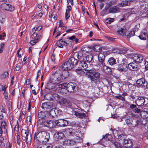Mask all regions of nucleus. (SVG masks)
I'll use <instances>...</instances> for the list:
<instances>
[{
	"instance_id": "obj_1",
	"label": "nucleus",
	"mask_w": 148,
	"mask_h": 148,
	"mask_svg": "<svg viewBox=\"0 0 148 148\" xmlns=\"http://www.w3.org/2000/svg\"><path fill=\"white\" fill-rule=\"evenodd\" d=\"M49 134L45 131L39 132L35 134L34 140H36L39 142L45 144L49 140Z\"/></svg>"
},
{
	"instance_id": "obj_2",
	"label": "nucleus",
	"mask_w": 148,
	"mask_h": 148,
	"mask_svg": "<svg viewBox=\"0 0 148 148\" xmlns=\"http://www.w3.org/2000/svg\"><path fill=\"white\" fill-rule=\"evenodd\" d=\"M86 76L92 81L95 82L100 77V73L92 70H86Z\"/></svg>"
},
{
	"instance_id": "obj_3",
	"label": "nucleus",
	"mask_w": 148,
	"mask_h": 148,
	"mask_svg": "<svg viewBox=\"0 0 148 148\" xmlns=\"http://www.w3.org/2000/svg\"><path fill=\"white\" fill-rule=\"evenodd\" d=\"M51 81L53 83L58 84H60L62 80L60 77V74L56 71L51 76Z\"/></svg>"
},
{
	"instance_id": "obj_4",
	"label": "nucleus",
	"mask_w": 148,
	"mask_h": 148,
	"mask_svg": "<svg viewBox=\"0 0 148 148\" xmlns=\"http://www.w3.org/2000/svg\"><path fill=\"white\" fill-rule=\"evenodd\" d=\"M21 135L23 137L26 138V142L27 145H30L31 144V136L29 134L27 130H22L21 132Z\"/></svg>"
},
{
	"instance_id": "obj_5",
	"label": "nucleus",
	"mask_w": 148,
	"mask_h": 148,
	"mask_svg": "<svg viewBox=\"0 0 148 148\" xmlns=\"http://www.w3.org/2000/svg\"><path fill=\"white\" fill-rule=\"evenodd\" d=\"M43 123L45 126L51 129L55 128L56 126V121H45L43 122Z\"/></svg>"
},
{
	"instance_id": "obj_6",
	"label": "nucleus",
	"mask_w": 148,
	"mask_h": 148,
	"mask_svg": "<svg viewBox=\"0 0 148 148\" xmlns=\"http://www.w3.org/2000/svg\"><path fill=\"white\" fill-rule=\"evenodd\" d=\"M77 89L76 84L74 83L70 82L67 84L66 89L70 92H73Z\"/></svg>"
},
{
	"instance_id": "obj_7",
	"label": "nucleus",
	"mask_w": 148,
	"mask_h": 148,
	"mask_svg": "<svg viewBox=\"0 0 148 148\" xmlns=\"http://www.w3.org/2000/svg\"><path fill=\"white\" fill-rule=\"evenodd\" d=\"M56 125L60 127H65L68 125V121L64 119H61L56 121Z\"/></svg>"
},
{
	"instance_id": "obj_8",
	"label": "nucleus",
	"mask_w": 148,
	"mask_h": 148,
	"mask_svg": "<svg viewBox=\"0 0 148 148\" xmlns=\"http://www.w3.org/2000/svg\"><path fill=\"white\" fill-rule=\"evenodd\" d=\"M132 58L136 63H141L143 60V56L141 55H135L132 56Z\"/></svg>"
},
{
	"instance_id": "obj_9",
	"label": "nucleus",
	"mask_w": 148,
	"mask_h": 148,
	"mask_svg": "<svg viewBox=\"0 0 148 148\" xmlns=\"http://www.w3.org/2000/svg\"><path fill=\"white\" fill-rule=\"evenodd\" d=\"M123 144L124 147L126 148H131L133 146L132 141L130 139L124 140Z\"/></svg>"
},
{
	"instance_id": "obj_10",
	"label": "nucleus",
	"mask_w": 148,
	"mask_h": 148,
	"mask_svg": "<svg viewBox=\"0 0 148 148\" xmlns=\"http://www.w3.org/2000/svg\"><path fill=\"white\" fill-rule=\"evenodd\" d=\"M60 103L63 105L64 106L69 108H71L72 106V103L67 100L66 99L62 98L60 101Z\"/></svg>"
},
{
	"instance_id": "obj_11",
	"label": "nucleus",
	"mask_w": 148,
	"mask_h": 148,
	"mask_svg": "<svg viewBox=\"0 0 148 148\" xmlns=\"http://www.w3.org/2000/svg\"><path fill=\"white\" fill-rule=\"evenodd\" d=\"M54 83L50 82L47 84V90H48L49 91L53 93L55 92L57 90L56 88L55 87Z\"/></svg>"
},
{
	"instance_id": "obj_12",
	"label": "nucleus",
	"mask_w": 148,
	"mask_h": 148,
	"mask_svg": "<svg viewBox=\"0 0 148 148\" xmlns=\"http://www.w3.org/2000/svg\"><path fill=\"white\" fill-rule=\"evenodd\" d=\"M67 70L64 71L62 72L59 70H57L58 72L60 74V77L62 80L66 79L69 76V73Z\"/></svg>"
},
{
	"instance_id": "obj_13",
	"label": "nucleus",
	"mask_w": 148,
	"mask_h": 148,
	"mask_svg": "<svg viewBox=\"0 0 148 148\" xmlns=\"http://www.w3.org/2000/svg\"><path fill=\"white\" fill-rule=\"evenodd\" d=\"M73 66L70 62L68 60L67 62L64 63L62 65V68L63 69L65 70H70L71 69Z\"/></svg>"
},
{
	"instance_id": "obj_14",
	"label": "nucleus",
	"mask_w": 148,
	"mask_h": 148,
	"mask_svg": "<svg viewBox=\"0 0 148 148\" xmlns=\"http://www.w3.org/2000/svg\"><path fill=\"white\" fill-rule=\"evenodd\" d=\"M117 69L119 71L122 72H126L127 70V64L125 63L119 64Z\"/></svg>"
},
{
	"instance_id": "obj_15",
	"label": "nucleus",
	"mask_w": 148,
	"mask_h": 148,
	"mask_svg": "<svg viewBox=\"0 0 148 148\" xmlns=\"http://www.w3.org/2000/svg\"><path fill=\"white\" fill-rule=\"evenodd\" d=\"M99 66L101 69L103 68L104 71L107 74H109L111 72V69H110L105 65L104 63H103L99 65Z\"/></svg>"
},
{
	"instance_id": "obj_16",
	"label": "nucleus",
	"mask_w": 148,
	"mask_h": 148,
	"mask_svg": "<svg viewBox=\"0 0 148 148\" xmlns=\"http://www.w3.org/2000/svg\"><path fill=\"white\" fill-rule=\"evenodd\" d=\"M128 66L130 70L135 71L136 70L137 68V63L134 61V62L129 64Z\"/></svg>"
},
{
	"instance_id": "obj_17",
	"label": "nucleus",
	"mask_w": 148,
	"mask_h": 148,
	"mask_svg": "<svg viewBox=\"0 0 148 148\" xmlns=\"http://www.w3.org/2000/svg\"><path fill=\"white\" fill-rule=\"evenodd\" d=\"M145 102L144 98L142 97H139L136 101V103L137 106H141L144 105Z\"/></svg>"
},
{
	"instance_id": "obj_18",
	"label": "nucleus",
	"mask_w": 148,
	"mask_h": 148,
	"mask_svg": "<svg viewBox=\"0 0 148 148\" xmlns=\"http://www.w3.org/2000/svg\"><path fill=\"white\" fill-rule=\"evenodd\" d=\"M127 51V49L123 47L120 50L118 49H116L113 51V52H116L120 54H124Z\"/></svg>"
},
{
	"instance_id": "obj_19",
	"label": "nucleus",
	"mask_w": 148,
	"mask_h": 148,
	"mask_svg": "<svg viewBox=\"0 0 148 148\" xmlns=\"http://www.w3.org/2000/svg\"><path fill=\"white\" fill-rule=\"evenodd\" d=\"M98 60L99 62V65L104 63L103 62L105 60V56L103 53H100L98 56Z\"/></svg>"
},
{
	"instance_id": "obj_20",
	"label": "nucleus",
	"mask_w": 148,
	"mask_h": 148,
	"mask_svg": "<svg viewBox=\"0 0 148 148\" xmlns=\"http://www.w3.org/2000/svg\"><path fill=\"white\" fill-rule=\"evenodd\" d=\"M52 104L49 102L44 103L42 104V108L44 110L51 109L52 107Z\"/></svg>"
},
{
	"instance_id": "obj_21",
	"label": "nucleus",
	"mask_w": 148,
	"mask_h": 148,
	"mask_svg": "<svg viewBox=\"0 0 148 148\" xmlns=\"http://www.w3.org/2000/svg\"><path fill=\"white\" fill-rule=\"evenodd\" d=\"M120 10L117 7L113 6L110 8L109 10V12L110 13H116L119 12Z\"/></svg>"
},
{
	"instance_id": "obj_22",
	"label": "nucleus",
	"mask_w": 148,
	"mask_h": 148,
	"mask_svg": "<svg viewBox=\"0 0 148 148\" xmlns=\"http://www.w3.org/2000/svg\"><path fill=\"white\" fill-rule=\"evenodd\" d=\"M145 80L143 78H141L137 80L136 83L138 86L140 87H143L145 83Z\"/></svg>"
},
{
	"instance_id": "obj_23",
	"label": "nucleus",
	"mask_w": 148,
	"mask_h": 148,
	"mask_svg": "<svg viewBox=\"0 0 148 148\" xmlns=\"http://www.w3.org/2000/svg\"><path fill=\"white\" fill-rule=\"evenodd\" d=\"M42 37L40 35H38L36 38L33 39L30 42V44L32 45H35L41 38Z\"/></svg>"
},
{
	"instance_id": "obj_24",
	"label": "nucleus",
	"mask_w": 148,
	"mask_h": 148,
	"mask_svg": "<svg viewBox=\"0 0 148 148\" xmlns=\"http://www.w3.org/2000/svg\"><path fill=\"white\" fill-rule=\"evenodd\" d=\"M69 62L73 66H74L76 65L78 62V60L75 59L74 57H72L70 58L68 60Z\"/></svg>"
},
{
	"instance_id": "obj_25",
	"label": "nucleus",
	"mask_w": 148,
	"mask_h": 148,
	"mask_svg": "<svg viewBox=\"0 0 148 148\" xmlns=\"http://www.w3.org/2000/svg\"><path fill=\"white\" fill-rule=\"evenodd\" d=\"M54 137L57 139H61L64 137V134L61 132H58L54 135Z\"/></svg>"
},
{
	"instance_id": "obj_26",
	"label": "nucleus",
	"mask_w": 148,
	"mask_h": 148,
	"mask_svg": "<svg viewBox=\"0 0 148 148\" xmlns=\"http://www.w3.org/2000/svg\"><path fill=\"white\" fill-rule=\"evenodd\" d=\"M48 114L47 111H41L39 112L38 114V116L39 118L41 119H44Z\"/></svg>"
},
{
	"instance_id": "obj_27",
	"label": "nucleus",
	"mask_w": 148,
	"mask_h": 148,
	"mask_svg": "<svg viewBox=\"0 0 148 148\" xmlns=\"http://www.w3.org/2000/svg\"><path fill=\"white\" fill-rule=\"evenodd\" d=\"M65 44L66 45L67 44L65 41H63L62 40L58 41L56 43V45L59 47L62 48L63 45Z\"/></svg>"
},
{
	"instance_id": "obj_28",
	"label": "nucleus",
	"mask_w": 148,
	"mask_h": 148,
	"mask_svg": "<svg viewBox=\"0 0 148 148\" xmlns=\"http://www.w3.org/2000/svg\"><path fill=\"white\" fill-rule=\"evenodd\" d=\"M6 127V126L5 122H1L0 125V136H1L2 134V128L4 129H5Z\"/></svg>"
},
{
	"instance_id": "obj_29",
	"label": "nucleus",
	"mask_w": 148,
	"mask_h": 148,
	"mask_svg": "<svg viewBox=\"0 0 148 148\" xmlns=\"http://www.w3.org/2000/svg\"><path fill=\"white\" fill-rule=\"evenodd\" d=\"M74 114L76 116L81 118L85 117L86 116L84 113H81L76 111H74Z\"/></svg>"
},
{
	"instance_id": "obj_30",
	"label": "nucleus",
	"mask_w": 148,
	"mask_h": 148,
	"mask_svg": "<svg viewBox=\"0 0 148 148\" xmlns=\"http://www.w3.org/2000/svg\"><path fill=\"white\" fill-rule=\"evenodd\" d=\"M79 67L81 69H85L87 67V64L84 61H80L79 64Z\"/></svg>"
},
{
	"instance_id": "obj_31",
	"label": "nucleus",
	"mask_w": 148,
	"mask_h": 148,
	"mask_svg": "<svg viewBox=\"0 0 148 148\" xmlns=\"http://www.w3.org/2000/svg\"><path fill=\"white\" fill-rule=\"evenodd\" d=\"M45 97L47 100H52L53 97V94L52 92H50L46 94L45 95Z\"/></svg>"
},
{
	"instance_id": "obj_32",
	"label": "nucleus",
	"mask_w": 148,
	"mask_h": 148,
	"mask_svg": "<svg viewBox=\"0 0 148 148\" xmlns=\"http://www.w3.org/2000/svg\"><path fill=\"white\" fill-rule=\"evenodd\" d=\"M108 62L111 65H112L116 63L115 59L112 57L110 58L108 60Z\"/></svg>"
},
{
	"instance_id": "obj_33",
	"label": "nucleus",
	"mask_w": 148,
	"mask_h": 148,
	"mask_svg": "<svg viewBox=\"0 0 148 148\" xmlns=\"http://www.w3.org/2000/svg\"><path fill=\"white\" fill-rule=\"evenodd\" d=\"M42 28V27L41 26H36L32 29V32H37L40 31Z\"/></svg>"
},
{
	"instance_id": "obj_34",
	"label": "nucleus",
	"mask_w": 148,
	"mask_h": 148,
	"mask_svg": "<svg viewBox=\"0 0 148 148\" xmlns=\"http://www.w3.org/2000/svg\"><path fill=\"white\" fill-rule=\"evenodd\" d=\"M117 32L119 34L123 36L126 35L125 30L124 29L121 28Z\"/></svg>"
},
{
	"instance_id": "obj_35",
	"label": "nucleus",
	"mask_w": 148,
	"mask_h": 148,
	"mask_svg": "<svg viewBox=\"0 0 148 148\" xmlns=\"http://www.w3.org/2000/svg\"><path fill=\"white\" fill-rule=\"evenodd\" d=\"M86 58V62L88 63H90L92 61L93 57L91 55H90L87 56Z\"/></svg>"
},
{
	"instance_id": "obj_36",
	"label": "nucleus",
	"mask_w": 148,
	"mask_h": 148,
	"mask_svg": "<svg viewBox=\"0 0 148 148\" xmlns=\"http://www.w3.org/2000/svg\"><path fill=\"white\" fill-rule=\"evenodd\" d=\"M67 84L66 83H63L58 85V88H59L64 89L66 88Z\"/></svg>"
},
{
	"instance_id": "obj_37",
	"label": "nucleus",
	"mask_w": 148,
	"mask_h": 148,
	"mask_svg": "<svg viewBox=\"0 0 148 148\" xmlns=\"http://www.w3.org/2000/svg\"><path fill=\"white\" fill-rule=\"evenodd\" d=\"M130 2H127L125 1H123L121 3H119V5L120 6H125L128 5H130Z\"/></svg>"
},
{
	"instance_id": "obj_38",
	"label": "nucleus",
	"mask_w": 148,
	"mask_h": 148,
	"mask_svg": "<svg viewBox=\"0 0 148 148\" xmlns=\"http://www.w3.org/2000/svg\"><path fill=\"white\" fill-rule=\"evenodd\" d=\"M139 38L142 40H145L147 38L146 34L144 32L141 34L139 36Z\"/></svg>"
},
{
	"instance_id": "obj_39",
	"label": "nucleus",
	"mask_w": 148,
	"mask_h": 148,
	"mask_svg": "<svg viewBox=\"0 0 148 148\" xmlns=\"http://www.w3.org/2000/svg\"><path fill=\"white\" fill-rule=\"evenodd\" d=\"M8 10H7V11L12 12L15 9V8L13 6L9 4H8Z\"/></svg>"
},
{
	"instance_id": "obj_40",
	"label": "nucleus",
	"mask_w": 148,
	"mask_h": 148,
	"mask_svg": "<svg viewBox=\"0 0 148 148\" xmlns=\"http://www.w3.org/2000/svg\"><path fill=\"white\" fill-rule=\"evenodd\" d=\"M55 113L56 115L58 116L60 115L62 113V112L61 111L59 108H54Z\"/></svg>"
},
{
	"instance_id": "obj_41",
	"label": "nucleus",
	"mask_w": 148,
	"mask_h": 148,
	"mask_svg": "<svg viewBox=\"0 0 148 148\" xmlns=\"http://www.w3.org/2000/svg\"><path fill=\"white\" fill-rule=\"evenodd\" d=\"M104 139L108 140H112V136L111 135L106 134L104 137Z\"/></svg>"
},
{
	"instance_id": "obj_42",
	"label": "nucleus",
	"mask_w": 148,
	"mask_h": 148,
	"mask_svg": "<svg viewBox=\"0 0 148 148\" xmlns=\"http://www.w3.org/2000/svg\"><path fill=\"white\" fill-rule=\"evenodd\" d=\"M125 137V136L123 134H121L118 136V139L119 140H124Z\"/></svg>"
},
{
	"instance_id": "obj_43",
	"label": "nucleus",
	"mask_w": 148,
	"mask_h": 148,
	"mask_svg": "<svg viewBox=\"0 0 148 148\" xmlns=\"http://www.w3.org/2000/svg\"><path fill=\"white\" fill-rule=\"evenodd\" d=\"M8 4L5 3L2 4L1 5V8L3 10H7L8 9Z\"/></svg>"
},
{
	"instance_id": "obj_44",
	"label": "nucleus",
	"mask_w": 148,
	"mask_h": 148,
	"mask_svg": "<svg viewBox=\"0 0 148 148\" xmlns=\"http://www.w3.org/2000/svg\"><path fill=\"white\" fill-rule=\"evenodd\" d=\"M68 39L71 40L75 42V43H76L78 42V40L77 38H76L74 36H73L71 37H69Z\"/></svg>"
},
{
	"instance_id": "obj_45",
	"label": "nucleus",
	"mask_w": 148,
	"mask_h": 148,
	"mask_svg": "<svg viewBox=\"0 0 148 148\" xmlns=\"http://www.w3.org/2000/svg\"><path fill=\"white\" fill-rule=\"evenodd\" d=\"M59 95L58 94L56 93L53 94L52 100H57L59 99Z\"/></svg>"
},
{
	"instance_id": "obj_46",
	"label": "nucleus",
	"mask_w": 148,
	"mask_h": 148,
	"mask_svg": "<svg viewBox=\"0 0 148 148\" xmlns=\"http://www.w3.org/2000/svg\"><path fill=\"white\" fill-rule=\"evenodd\" d=\"M76 56L77 58L80 60L82 58L83 54L82 52H79L77 53Z\"/></svg>"
},
{
	"instance_id": "obj_47",
	"label": "nucleus",
	"mask_w": 148,
	"mask_h": 148,
	"mask_svg": "<svg viewBox=\"0 0 148 148\" xmlns=\"http://www.w3.org/2000/svg\"><path fill=\"white\" fill-rule=\"evenodd\" d=\"M49 114L52 117L56 115V113L54 108L52 109L49 112Z\"/></svg>"
},
{
	"instance_id": "obj_48",
	"label": "nucleus",
	"mask_w": 148,
	"mask_h": 148,
	"mask_svg": "<svg viewBox=\"0 0 148 148\" xmlns=\"http://www.w3.org/2000/svg\"><path fill=\"white\" fill-rule=\"evenodd\" d=\"M114 20L113 18H107L106 20V22L108 24H110L111 23L113 22Z\"/></svg>"
},
{
	"instance_id": "obj_49",
	"label": "nucleus",
	"mask_w": 148,
	"mask_h": 148,
	"mask_svg": "<svg viewBox=\"0 0 148 148\" xmlns=\"http://www.w3.org/2000/svg\"><path fill=\"white\" fill-rule=\"evenodd\" d=\"M135 35V32L134 31H131L127 35L128 38H130L131 37L134 36Z\"/></svg>"
},
{
	"instance_id": "obj_50",
	"label": "nucleus",
	"mask_w": 148,
	"mask_h": 148,
	"mask_svg": "<svg viewBox=\"0 0 148 148\" xmlns=\"http://www.w3.org/2000/svg\"><path fill=\"white\" fill-rule=\"evenodd\" d=\"M33 33L32 34L31 36L32 39H34L36 38V37L38 36L37 32H33Z\"/></svg>"
},
{
	"instance_id": "obj_51",
	"label": "nucleus",
	"mask_w": 148,
	"mask_h": 148,
	"mask_svg": "<svg viewBox=\"0 0 148 148\" xmlns=\"http://www.w3.org/2000/svg\"><path fill=\"white\" fill-rule=\"evenodd\" d=\"M74 140L76 143L81 142L82 141L81 138L80 137L78 136H76V138H75Z\"/></svg>"
},
{
	"instance_id": "obj_52",
	"label": "nucleus",
	"mask_w": 148,
	"mask_h": 148,
	"mask_svg": "<svg viewBox=\"0 0 148 148\" xmlns=\"http://www.w3.org/2000/svg\"><path fill=\"white\" fill-rule=\"evenodd\" d=\"M70 141L69 140H65L64 141L63 144L64 145H70Z\"/></svg>"
},
{
	"instance_id": "obj_53",
	"label": "nucleus",
	"mask_w": 148,
	"mask_h": 148,
	"mask_svg": "<svg viewBox=\"0 0 148 148\" xmlns=\"http://www.w3.org/2000/svg\"><path fill=\"white\" fill-rule=\"evenodd\" d=\"M114 145L116 148H122L120 144L117 142H115Z\"/></svg>"
},
{
	"instance_id": "obj_54",
	"label": "nucleus",
	"mask_w": 148,
	"mask_h": 148,
	"mask_svg": "<svg viewBox=\"0 0 148 148\" xmlns=\"http://www.w3.org/2000/svg\"><path fill=\"white\" fill-rule=\"evenodd\" d=\"M8 76V72H5L2 75V77L5 78L7 77Z\"/></svg>"
},
{
	"instance_id": "obj_55",
	"label": "nucleus",
	"mask_w": 148,
	"mask_h": 148,
	"mask_svg": "<svg viewBox=\"0 0 148 148\" xmlns=\"http://www.w3.org/2000/svg\"><path fill=\"white\" fill-rule=\"evenodd\" d=\"M21 65L20 64L17 65L14 69V70L15 71H19L21 68Z\"/></svg>"
},
{
	"instance_id": "obj_56",
	"label": "nucleus",
	"mask_w": 148,
	"mask_h": 148,
	"mask_svg": "<svg viewBox=\"0 0 148 148\" xmlns=\"http://www.w3.org/2000/svg\"><path fill=\"white\" fill-rule=\"evenodd\" d=\"M12 103L10 101L8 103V109L10 110H12Z\"/></svg>"
},
{
	"instance_id": "obj_57",
	"label": "nucleus",
	"mask_w": 148,
	"mask_h": 148,
	"mask_svg": "<svg viewBox=\"0 0 148 148\" xmlns=\"http://www.w3.org/2000/svg\"><path fill=\"white\" fill-rule=\"evenodd\" d=\"M70 14L69 12H66L65 18L66 20L68 19L70 17Z\"/></svg>"
},
{
	"instance_id": "obj_58",
	"label": "nucleus",
	"mask_w": 148,
	"mask_h": 148,
	"mask_svg": "<svg viewBox=\"0 0 148 148\" xmlns=\"http://www.w3.org/2000/svg\"><path fill=\"white\" fill-rule=\"evenodd\" d=\"M40 74H41L40 70H39L37 72V76H36V81L38 80V79L39 76V75H40Z\"/></svg>"
},
{
	"instance_id": "obj_59",
	"label": "nucleus",
	"mask_w": 148,
	"mask_h": 148,
	"mask_svg": "<svg viewBox=\"0 0 148 148\" xmlns=\"http://www.w3.org/2000/svg\"><path fill=\"white\" fill-rule=\"evenodd\" d=\"M71 9V5L68 6L67 7V9H66V12H70Z\"/></svg>"
},
{
	"instance_id": "obj_60",
	"label": "nucleus",
	"mask_w": 148,
	"mask_h": 148,
	"mask_svg": "<svg viewBox=\"0 0 148 148\" xmlns=\"http://www.w3.org/2000/svg\"><path fill=\"white\" fill-rule=\"evenodd\" d=\"M45 148H52V146L51 144L45 145Z\"/></svg>"
},
{
	"instance_id": "obj_61",
	"label": "nucleus",
	"mask_w": 148,
	"mask_h": 148,
	"mask_svg": "<svg viewBox=\"0 0 148 148\" xmlns=\"http://www.w3.org/2000/svg\"><path fill=\"white\" fill-rule=\"evenodd\" d=\"M19 126L17 124L14 127V130L16 132H18L19 130Z\"/></svg>"
},
{
	"instance_id": "obj_62",
	"label": "nucleus",
	"mask_w": 148,
	"mask_h": 148,
	"mask_svg": "<svg viewBox=\"0 0 148 148\" xmlns=\"http://www.w3.org/2000/svg\"><path fill=\"white\" fill-rule=\"evenodd\" d=\"M3 94L5 99H7L8 96V94L7 93L6 91H5L3 93Z\"/></svg>"
},
{
	"instance_id": "obj_63",
	"label": "nucleus",
	"mask_w": 148,
	"mask_h": 148,
	"mask_svg": "<svg viewBox=\"0 0 148 148\" xmlns=\"http://www.w3.org/2000/svg\"><path fill=\"white\" fill-rule=\"evenodd\" d=\"M26 119L27 122H30L31 120V116H27Z\"/></svg>"
},
{
	"instance_id": "obj_64",
	"label": "nucleus",
	"mask_w": 148,
	"mask_h": 148,
	"mask_svg": "<svg viewBox=\"0 0 148 148\" xmlns=\"http://www.w3.org/2000/svg\"><path fill=\"white\" fill-rule=\"evenodd\" d=\"M45 145L40 144L37 147V148H45Z\"/></svg>"
}]
</instances>
